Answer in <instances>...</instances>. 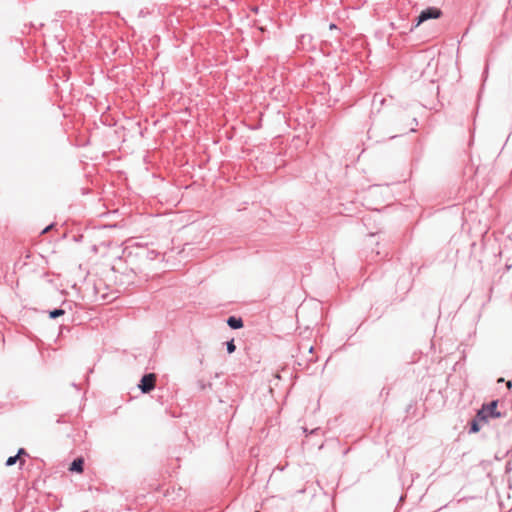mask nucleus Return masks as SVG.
Segmentation results:
<instances>
[{
    "instance_id": "nucleus-8",
    "label": "nucleus",
    "mask_w": 512,
    "mask_h": 512,
    "mask_svg": "<svg viewBox=\"0 0 512 512\" xmlns=\"http://www.w3.org/2000/svg\"><path fill=\"white\" fill-rule=\"evenodd\" d=\"M64 314H65L64 310H62V309H55V310L51 311L49 315H50L51 318H57V317L62 316Z\"/></svg>"
},
{
    "instance_id": "nucleus-6",
    "label": "nucleus",
    "mask_w": 512,
    "mask_h": 512,
    "mask_svg": "<svg viewBox=\"0 0 512 512\" xmlns=\"http://www.w3.org/2000/svg\"><path fill=\"white\" fill-rule=\"evenodd\" d=\"M23 453H24V450H23V449H20L17 455H15V456H11V457H9V458L7 459V461H6V465H7V466H12V465H14V464L17 462V460L19 459V456H20L21 454H23Z\"/></svg>"
},
{
    "instance_id": "nucleus-1",
    "label": "nucleus",
    "mask_w": 512,
    "mask_h": 512,
    "mask_svg": "<svg viewBox=\"0 0 512 512\" xmlns=\"http://www.w3.org/2000/svg\"><path fill=\"white\" fill-rule=\"evenodd\" d=\"M497 405V400L492 401L490 404L483 405L477 413V418L479 420H483L484 422H487L489 417L499 418L501 414L497 411Z\"/></svg>"
},
{
    "instance_id": "nucleus-11",
    "label": "nucleus",
    "mask_w": 512,
    "mask_h": 512,
    "mask_svg": "<svg viewBox=\"0 0 512 512\" xmlns=\"http://www.w3.org/2000/svg\"><path fill=\"white\" fill-rule=\"evenodd\" d=\"M329 28L332 30V29H336L337 27H336V25H335V24H331V25L329 26Z\"/></svg>"
},
{
    "instance_id": "nucleus-7",
    "label": "nucleus",
    "mask_w": 512,
    "mask_h": 512,
    "mask_svg": "<svg viewBox=\"0 0 512 512\" xmlns=\"http://www.w3.org/2000/svg\"><path fill=\"white\" fill-rule=\"evenodd\" d=\"M483 422V420H479L477 417L473 420L471 424V432L476 433L480 430V423Z\"/></svg>"
},
{
    "instance_id": "nucleus-9",
    "label": "nucleus",
    "mask_w": 512,
    "mask_h": 512,
    "mask_svg": "<svg viewBox=\"0 0 512 512\" xmlns=\"http://www.w3.org/2000/svg\"><path fill=\"white\" fill-rule=\"evenodd\" d=\"M235 349H236V347H235V345H234L233 340L229 341V342L227 343V351H228L229 353H233V352L235 351Z\"/></svg>"
},
{
    "instance_id": "nucleus-3",
    "label": "nucleus",
    "mask_w": 512,
    "mask_h": 512,
    "mask_svg": "<svg viewBox=\"0 0 512 512\" xmlns=\"http://www.w3.org/2000/svg\"><path fill=\"white\" fill-rule=\"evenodd\" d=\"M156 375L154 373L146 374L142 377L139 388L143 393H149L155 388Z\"/></svg>"
},
{
    "instance_id": "nucleus-5",
    "label": "nucleus",
    "mask_w": 512,
    "mask_h": 512,
    "mask_svg": "<svg viewBox=\"0 0 512 512\" xmlns=\"http://www.w3.org/2000/svg\"><path fill=\"white\" fill-rule=\"evenodd\" d=\"M227 324L233 329H239L243 327V321L241 318L229 317Z\"/></svg>"
},
{
    "instance_id": "nucleus-4",
    "label": "nucleus",
    "mask_w": 512,
    "mask_h": 512,
    "mask_svg": "<svg viewBox=\"0 0 512 512\" xmlns=\"http://www.w3.org/2000/svg\"><path fill=\"white\" fill-rule=\"evenodd\" d=\"M83 464H84L83 459H81V458L75 459L70 466V471L82 473L83 472Z\"/></svg>"
},
{
    "instance_id": "nucleus-10",
    "label": "nucleus",
    "mask_w": 512,
    "mask_h": 512,
    "mask_svg": "<svg viewBox=\"0 0 512 512\" xmlns=\"http://www.w3.org/2000/svg\"><path fill=\"white\" fill-rule=\"evenodd\" d=\"M52 228H53V225H49V226H47V227L42 231V234H45V233L49 232Z\"/></svg>"
},
{
    "instance_id": "nucleus-2",
    "label": "nucleus",
    "mask_w": 512,
    "mask_h": 512,
    "mask_svg": "<svg viewBox=\"0 0 512 512\" xmlns=\"http://www.w3.org/2000/svg\"><path fill=\"white\" fill-rule=\"evenodd\" d=\"M441 15L442 11L439 8L429 7L419 14L416 26H419L421 23L429 19H438L441 17Z\"/></svg>"
},
{
    "instance_id": "nucleus-12",
    "label": "nucleus",
    "mask_w": 512,
    "mask_h": 512,
    "mask_svg": "<svg viewBox=\"0 0 512 512\" xmlns=\"http://www.w3.org/2000/svg\"><path fill=\"white\" fill-rule=\"evenodd\" d=\"M511 386H512V383L510 381H508L507 387L510 388Z\"/></svg>"
}]
</instances>
